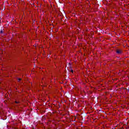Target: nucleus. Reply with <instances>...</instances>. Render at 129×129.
I'll list each match as a JSON object with an SVG mask.
<instances>
[{
	"label": "nucleus",
	"mask_w": 129,
	"mask_h": 129,
	"mask_svg": "<svg viewBox=\"0 0 129 129\" xmlns=\"http://www.w3.org/2000/svg\"><path fill=\"white\" fill-rule=\"evenodd\" d=\"M71 71L72 73H73V72H73V70H71Z\"/></svg>",
	"instance_id": "obj_5"
},
{
	"label": "nucleus",
	"mask_w": 129,
	"mask_h": 129,
	"mask_svg": "<svg viewBox=\"0 0 129 129\" xmlns=\"http://www.w3.org/2000/svg\"><path fill=\"white\" fill-rule=\"evenodd\" d=\"M21 80H22V79L21 78L18 79V81H21Z\"/></svg>",
	"instance_id": "obj_4"
},
{
	"label": "nucleus",
	"mask_w": 129,
	"mask_h": 129,
	"mask_svg": "<svg viewBox=\"0 0 129 129\" xmlns=\"http://www.w3.org/2000/svg\"><path fill=\"white\" fill-rule=\"evenodd\" d=\"M116 53L119 55L120 54H122V50L121 49H117V50H116Z\"/></svg>",
	"instance_id": "obj_1"
},
{
	"label": "nucleus",
	"mask_w": 129,
	"mask_h": 129,
	"mask_svg": "<svg viewBox=\"0 0 129 129\" xmlns=\"http://www.w3.org/2000/svg\"><path fill=\"white\" fill-rule=\"evenodd\" d=\"M15 103H20V102H19V101H15Z\"/></svg>",
	"instance_id": "obj_3"
},
{
	"label": "nucleus",
	"mask_w": 129,
	"mask_h": 129,
	"mask_svg": "<svg viewBox=\"0 0 129 129\" xmlns=\"http://www.w3.org/2000/svg\"><path fill=\"white\" fill-rule=\"evenodd\" d=\"M3 33H4V31H3V30H0V34H3Z\"/></svg>",
	"instance_id": "obj_2"
}]
</instances>
